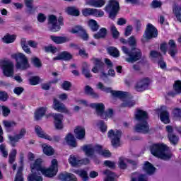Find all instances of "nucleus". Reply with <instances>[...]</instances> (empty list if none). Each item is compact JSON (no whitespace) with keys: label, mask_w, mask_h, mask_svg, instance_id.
<instances>
[{"label":"nucleus","mask_w":181,"mask_h":181,"mask_svg":"<svg viewBox=\"0 0 181 181\" xmlns=\"http://www.w3.org/2000/svg\"><path fill=\"white\" fill-rule=\"evenodd\" d=\"M32 174L28 177V181H43V177L40 176L42 173L46 177H53L57 173V160L53 159L51 162V166L49 168H45L42 166V159L37 158L30 165Z\"/></svg>","instance_id":"1"},{"label":"nucleus","mask_w":181,"mask_h":181,"mask_svg":"<svg viewBox=\"0 0 181 181\" xmlns=\"http://www.w3.org/2000/svg\"><path fill=\"white\" fill-rule=\"evenodd\" d=\"M127 43L129 46H132L131 51L126 46L122 47V50L124 54L128 56V58H126V62L128 63H135V62H138L140 60L141 57H142V53L141 52V49L135 47L136 46V39L134 36H131L128 40Z\"/></svg>","instance_id":"2"},{"label":"nucleus","mask_w":181,"mask_h":181,"mask_svg":"<svg viewBox=\"0 0 181 181\" xmlns=\"http://www.w3.org/2000/svg\"><path fill=\"white\" fill-rule=\"evenodd\" d=\"M12 59L16 60V69L18 70H28L30 67L29 59L25 54L17 52L11 55Z\"/></svg>","instance_id":"3"},{"label":"nucleus","mask_w":181,"mask_h":181,"mask_svg":"<svg viewBox=\"0 0 181 181\" xmlns=\"http://www.w3.org/2000/svg\"><path fill=\"white\" fill-rule=\"evenodd\" d=\"M90 107L95 108L97 115L101 117L103 119L112 118V115H114L112 109H109L107 112H105V106L103 103H92Z\"/></svg>","instance_id":"4"},{"label":"nucleus","mask_w":181,"mask_h":181,"mask_svg":"<svg viewBox=\"0 0 181 181\" xmlns=\"http://www.w3.org/2000/svg\"><path fill=\"white\" fill-rule=\"evenodd\" d=\"M0 67L6 77H13V75L15 74V64L12 61H1Z\"/></svg>","instance_id":"5"},{"label":"nucleus","mask_w":181,"mask_h":181,"mask_svg":"<svg viewBox=\"0 0 181 181\" xmlns=\"http://www.w3.org/2000/svg\"><path fill=\"white\" fill-rule=\"evenodd\" d=\"M155 37H158V29L153 26V25L148 23L146 25V30L144 34L143 35V37L141 38V42L143 43H146L151 39H153Z\"/></svg>","instance_id":"6"},{"label":"nucleus","mask_w":181,"mask_h":181,"mask_svg":"<svg viewBox=\"0 0 181 181\" xmlns=\"http://www.w3.org/2000/svg\"><path fill=\"white\" fill-rule=\"evenodd\" d=\"M105 11L109 13L110 19H115L119 11V3L117 0H109V4L105 8Z\"/></svg>","instance_id":"7"},{"label":"nucleus","mask_w":181,"mask_h":181,"mask_svg":"<svg viewBox=\"0 0 181 181\" xmlns=\"http://www.w3.org/2000/svg\"><path fill=\"white\" fill-rule=\"evenodd\" d=\"M97 88L104 91L105 93H110L113 97H117V98H127L128 93L127 92H122L119 90H112L111 88H107L103 83L99 82L97 84Z\"/></svg>","instance_id":"8"},{"label":"nucleus","mask_w":181,"mask_h":181,"mask_svg":"<svg viewBox=\"0 0 181 181\" xmlns=\"http://www.w3.org/2000/svg\"><path fill=\"white\" fill-rule=\"evenodd\" d=\"M159 158L163 160H170L173 158V153L168 145L160 143L159 144Z\"/></svg>","instance_id":"9"},{"label":"nucleus","mask_w":181,"mask_h":181,"mask_svg":"<svg viewBox=\"0 0 181 181\" xmlns=\"http://www.w3.org/2000/svg\"><path fill=\"white\" fill-rule=\"evenodd\" d=\"M122 132L120 130L110 129L107 132V137L111 140V144L114 148H118L121 145V136Z\"/></svg>","instance_id":"10"},{"label":"nucleus","mask_w":181,"mask_h":181,"mask_svg":"<svg viewBox=\"0 0 181 181\" xmlns=\"http://www.w3.org/2000/svg\"><path fill=\"white\" fill-rule=\"evenodd\" d=\"M151 84V79L149 78H142L139 80L134 85V90L138 93H142L149 88Z\"/></svg>","instance_id":"11"},{"label":"nucleus","mask_w":181,"mask_h":181,"mask_svg":"<svg viewBox=\"0 0 181 181\" xmlns=\"http://www.w3.org/2000/svg\"><path fill=\"white\" fill-rule=\"evenodd\" d=\"M83 151L87 156H93V153H98L100 155L103 151V147L98 144H96L94 146L91 145L84 146Z\"/></svg>","instance_id":"12"},{"label":"nucleus","mask_w":181,"mask_h":181,"mask_svg":"<svg viewBox=\"0 0 181 181\" xmlns=\"http://www.w3.org/2000/svg\"><path fill=\"white\" fill-rule=\"evenodd\" d=\"M160 119L163 124H170V114L168 111V107L163 105L159 109Z\"/></svg>","instance_id":"13"},{"label":"nucleus","mask_w":181,"mask_h":181,"mask_svg":"<svg viewBox=\"0 0 181 181\" xmlns=\"http://www.w3.org/2000/svg\"><path fill=\"white\" fill-rule=\"evenodd\" d=\"M134 131L140 134H148L149 124H148V121L139 122L134 127Z\"/></svg>","instance_id":"14"},{"label":"nucleus","mask_w":181,"mask_h":181,"mask_svg":"<svg viewBox=\"0 0 181 181\" xmlns=\"http://www.w3.org/2000/svg\"><path fill=\"white\" fill-rule=\"evenodd\" d=\"M52 108H54L55 111H57L58 112H64L65 114L69 112V110L66 107V105L59 102V100L56 98H54L53 99Z\"/></svg>","instance_id":"15"},{"label":"nucleus","mask_w":181,"mask_h":181,"mask_svg":"<svg viewBox=\"0 0 181 181\" xmlns=\"http://www.w3.org/2000/svg\"><path fill=\"white\" fill-rule=\"evenodd\" d=\"M26 134V129H21L20 131V133L16 136H8V138L9 139L10 144L11 146H16V142H19V139H22L23 136H25Z\"/></svg>","instance_id":"16"},{"label":"nucleus","mask_w":181,"mask_h":181,"mask_svg":"<svg viewBox=\"0 0 181 181\" xmlns=\"http://www.w3.org/2000/svg\"><path fill=\"white\" fill-rule=\"evenodd\" d=\"M135 119L138 122H142L148 121L149 119V115H148V112L137 109L135 112Z\"/></svg>","instance_id":"17"},{"label":"nucleus","mask_w":181,"mask_h":181,"mask_svg":"<svg viewBox=\"0 0 181 181\" xmlns=\"http://www.w3.org/2000/svg\"><path fill=\"white\" fill-rule=\"evenodd\" d=\"M48 25L52 32H59L60 30V25L57 24V18L54 15L49 16Z\"/></svg>","instance_id":"18"},{"label":"nucleus","mask_w":181,"mask_h":181,"mask_svg":"<svg viewBox=\"0 0 181 181\" xmlns=\"http://www.w3.org/2000/svg\"><path fill=\"white\" fill-rule=\"evenodd\" d=\"M54 119V125L57 129H62L63 128V115L60 113H52L51 114Z\"/></svg>","instance_id":"19"},{"label":"nucleus","mask_w":181,"mask_h":181,"mask_svg":"<svg viewBox=\"0 0 181 181\" xmlns=\"http://www.w3.org/2000/svg\"><path fill=\"white\" fill-rule=\"evenodd\" d=\"M168 54L171 57L175 59L176 54H177V45H176V42H175V40H170L168 42Z\"/></svg>","instance_id":"20"},{"label":"nucleus","mask_w":181,"mask_h":181,"mask_svg":"<svg viewBox=\"0 0 181 181\" xmlns=\"http://www.w3.org/2000/svg\"><path fill=\"white\" fill-rule=\"evenodd\" d=\"M92 62L95 65L92 69L93 73H98L99 70H101L104 67V62H101L100 59L93 58Z\"/></svg>","instance_id":"21"},{"label":"nucleus","mask_w":181,"mask_h":181,"mask_svg":"<svg viewBox=\"0 0 181 181\" xmlns=\"http://www.w3.org/2000/svg\"><path fill=\"white\" fill-rule=\"evenodd\" d=\"M72 58L73 55H71V54H70L67 51H64L58 54L57 57H54L53 60H65L66 62H67L69 60H71Z\"/></svg>","instance_id":"22"},{"label":"nucleus","mask_w":181,"mask_h":181,"mask_svg":"<svg viewBox=\"0 0 181 181\" xmlns=\"http://www.w3.org/2000/svg\"><path fill=\"white\" fill-rule=\"evenodd\" d=\"M59 179L62 181H77V177L70 173L60 174L59 175Z\"/></svg>","instance_id":"23"},{"label":"nucleus","mask_w":181,"mask_h":181,"mask_svg":"<svg viewBox=\"0 0 181 181\" xmlns=\"http://www.w3.org/2000/svg\"><path fill=\"white\" fill-rule=\"evenodd\" d=\"M143 170L146 172L147 175H153L155 173L156 168L148 161H146L143 166Z\"/></svg>","instance_id":"24"},{"label":"nucleus","mask_w":181,"mask_h":181,"mask_svg":"<svg viewBox=\"0 0 181 181\" xmlns=\"http://www.w3.org/2000/svg\"><path fill=\"white\" fill-rule=\"evenodd\" d=\"M105 0H88L87 3L94 8H103L106 4Z\"/></svg>","instance_id":"25"},{"label":"nucleus","mask_w":181,"mask_h":181,"mask_svg":"<svg viewBox=\"0 0 181 181\" xmlns=\"http://www.w3.org/2000/svg\"><path fill=\"white\" fill-rule=\"evenodd\" d=\"M35 132L40 138H44V139H47L48 141H52V137L49 134L45 133L42 129V127L39 126L35 127Z\"/></svg>","instance_id":"26"},{"label":"nucleus","mask_w":181,"mask_h":181,"mask_svg":"<svg viewBox=\"0 0 181 181\" xmlns=\"http://www.w3.org/2000/svg\"><path fill=\"white\" fill-rule=\"evenodd\" d=\"M20 43L21 48L25 53H27V54H32V51L29 47V41L26 40V38H21Z\"/></svg>","instance_id":"27"},{"label":"nucleus","mask_w":181,"mask_h":181,"mask_svg":"<svg viewBox=\"0 0 181 181\" xmlns=\"http://www.w3.org/2000/svg\"><path fill=\"white\" fill-rule=\"evenodd\" d=\"M74 134L77 139H83L84 136H86V129L84 127H77L74 129Z\"/></svg>","instance_id":"28"},{"label":"nucleus","mask_w":181,"mask_h":181,"mask_svg":"<svg viewBox=\"0 0 181 181\" xmlns=\"http://www.w3.org/2000/svg\"><path fill=\"white\" fill-rule=\"evenodd\" d=\"M49 39H51V40H52V42L57 45H62V43H66L69 40V38L66 37H57L54 35H50Z\"/></svg>","instance_id":"29"},{"label":"nucleus","mask_w":181,"mask_h":181,"mask_svg":"<svg viewBox=\"0 0 181 181\" xmlns=\"http://www.w3.org/2000/svg\"><path fill=\"white\" fill-rule=\"evenodd\" d=\"M173 12L175 15V18H177V21L181 23V7L177 4H174L173 7Z\"/></svg>","instance_id":"30"},{"label":"nucleus","mask_w":181,"mask_h":181,"mask_svg":"<svg viewBox=\"0 0 181 181\" xmlns=\"http://www.w3.org/2000/svg\"><path fill=\"white\" fill-rule=\"evenodd\" d=\"M66 143L69 146H72V148H76L77 146V143L76 142V138L71 134H68L65 138Z\"/></svg>","instance_id":"31"},{"label":"nucleus","mask_w":181,"mask_h":181,"mask_svg":"<svg viewBox=\"0 0 181 181\" xmlns=\"http://www.w3.org/2000/svg\"><path fill=\"white\" fill-rule=\"evenodd\" d=\"M3 124L8 132H11V131H12V129L16 127V122L9 120H4Z\"/></svg>","instance_id":"32"},{"label":"nucleus","mask_w":181,"mask_h":181,"mask_svg":"<svg viewBox=\"0 0 181 181\" xmlns=\"http://www.w3.org/2000/svg\"><path fill=\"white\" fill-rule=\"evenodd\" d=\"M75 173L78 175L82 181H88L90 179V177H88V173L86 171V170H78L75 171Z\"/></svg>","instance_id":"33"},{"label":"nucleus","mask_w":181,"mask_h":181,"mask_svg":"<svg viewBox=\"0 0 181 181\" xmlns=\"http://www.w3.org/2000/svg\"><path fill=\"white\" fill-rule=\"evenodd\" d=\"M4 43H13L16 40V35L6 34L2 39Z\"/></svg>","instance_id":"34"},{"label":"nucleus","mask_w":181,"mask_h":181,"mask_svg":"<svg viewBox=\"0 0 181 181\" xmlns=\"http://www.w3.org/2000/svg\"><path fill=\"white\" fill-rule=\"evenodd\" d=\"M90 66L87 62H83L82 64V73L86 77V78H90L91 77V74H90V69H88Z\"/></svg>","instance_id":"35"},{"label":"nucleus","mask_w":181,"mask_h":181,"mask_svg":"<svg viewBox=\"0 0 181 181\" xmlns=\"http://www.w3.org/2000/svg\"><path fill=\"white\" fill-rule=\"evenodd\" d=\"M88 25L93 32H97V30L100 29V25H98V23L95 21V20H89Z\"/></svg>","instance_id":"36"},{"label":"nucleus","mask_w":181,"mask_h":181,"mask_svg":"<svg viewBox=\"0 0 181 181\" xmlns=\"http://www.w3.org/2000/svg\"><path fill=\"white\" fill-rule=\"evenodd\" d=\"M132 181H147L144 175L134 173L132 175Z\"/></svg>","instance_id":"37"},{"label":"nucleus","mask_w":181,"mask_h":181,"mask_svg":"<svg viewBox=\"0 0 181 181\" xmlns=\"http://www.w3.org/2000/svg\"><path fill=\"white\" fill-rule=\"evenodd\" d=\"M45 112L46 107H40V109L36 110L35 113V119H36V121H39V119H40V118H42V117L45 115Z\"/></svg>","instance_id":"38"},{"label":"nucleus","mask_w":181,"mask_h":181,"mask_svg":"<svg viewBox=\"0 0 181 181\" xmlns=\"http://www.w3.org/2000/svg\"><path fill=\"white\" fill-rule=\"evenodd\" d=\"M85 93L88 94V95H90L93 98H98V94L94 92L93 88L90 87V86H86L85 87Z\"/></svg>","instance_id":"39"},{"label":"nucleus","mask_w":181,"mask_h":181,"mask_svg":"<svg viewBox=\"0 0 181 181\" xmlns=\"http://www.w3.org/2000/svg\"><path fill=\"white\" fill-rule=\"evenodd\" d=\"M105 175H106V177L105 178V181H115L116 175L115 173L110 171L109 170H106L104 172Z\"/></svg>","instance_id":"40"},{"label":"nucleus","mask_w":181,"mask_h":181,"mask_svg":"<svg viewBox=\"0 0 181 181\" xmlns=\"http://www.w3.org/2000/svg\"><path fill=\"white\" fill-rule=\"evenodd\" d=\"M105 36H107V29L103 28L99 30L98 33L93 35V37L95 39H104Z\"/></svg>","instance_id":"41"},{"label":"nucleus","mask_w":181,"mask_h":181,"mask_svg":"<svg viewBox=\"0 0 181 181\" xmlns=\"http://www.w3.org/2000/svg\"><path fill=\"white\" fill-rule=\"evenodd\" d=\"M168 138L173 145H177L179 143V136L175 134H168Z\"/></svg>","instance_id":"42"},{"label":"nucleus","mask_w":181,"mask_h":181,"mask_svg":"<svg viewBox=\"0 0 181 181\" xmlns=\"http://www.w3.org/2000/svg\"><path fill=\"white\" fill-rule=\"evenodd\" d=\"M107 53L112 56L113 57H119V51L117 50V48L114 47H110L107 48Z\"/></svg>","instance_id":"43"},{"label":"nucleus","mask_w":181,"mask_h":181,"mask_svg":"<svg viewBox=\"0 0 181 181\" xmlns=\"http://www.w3.org/2000/svg\"><path fill=\"white\" fill-rule=\"evenodd\" d=\"M43 152L45 155H47V156H52V155L54 153V150L53 148H52V146L44 144Z\"/></svg>","instance_id":"44"},{"label":"nucleus","mask_w":181,"mask_h":181,"mask_svg":"<svg viewBox=\"0 0 181 181\" xmlns=\"http://www.w3.org/2000/svg\"><path fill=\"white\" fill-rule=\"evenodd\" d=\"M151 152L153 155V156H156V158H159V144H153L151 148Z\"/></svg>","instance_id":"45"},{"label":"nucleus","mask_w":181,"mask_h":181,"mask_svg":"<svg viewBox=\"0 0 181 181\" xmlns=\"http://www.w3.org/2000/svg\"><path fill=\"white\" fill-rule=\"evenodd\" d=\"M66 11L69 15H72L73 16H78L80 15V11L76 7H68Z\"/></svg>","instance_id":"46"},{"label":"nucleus","mask_w":181,"mask_h":181,"mask_svg":"<svg viewBox=\"0 0 181 181\" xmlns=\"http://www.w3.org/2000/svg\"><path fill=\"white\" fill-rule=\"evenodd\" d=\"M173 88L177 94H181V81H175Z\"/></svg>","instance_id":"47"},{"label":"nucleus","mask_w":181,"mask_h":181,"mask_svg":"<svg viewBox=\"0 0 181 181\" xmlns=\"http://www.w3.org/2000/svg\"><path fill=\"white\" fill-rule=\"evenodd\" d=\"M69 162L71 166H78V163H80V160L77 159V157L73 155L70 156Z\"/></svg>","instance_id":"48"},{"label":"nucleus","mask_w":181,"mask_h":181,"mask_svg":"<svg viewBox=\"0 0 181 181\" xmlns=\"http://www.w3.org/2000/svg\"><path fill=\"white\" fill-rule=\"evenodd\" d=\"M150 59L153 60V62H156L159 64V61L156 60V59H159V52L158 51H151L150 52Z\"/></svg>","instance_id":"49"},{"label":"nucleus","mask_w":181,"mask_h":181,"mask_svg":"<svg viewBox=\"0 0 181 181\" xmlns=\"http://www.w3.org/2000/svg\"><path fill=\"white\" fill-rule=\"evenodd\" d=\"M127 162L131 163V160H128L127 158H120L119 160V166L120 169H127Z\"/></svg>","instance_id":"50"},{"label":"nucleus","mask_w":181,"mask_h":181,"mask_svg":"<svg viewBox=\"0 0 181 181\" xmlns=\"http://www.w3.org/2000/svg\"><path fill=\"white\" fill-rule=\"evenodd\" d=\"M16 149L13 148L11 151L8 157V162L9 163H13L15 162V160L16 159Z\"/></svg>","instance_id":"51"},{"label":"nucleus","mask_w":181,"mask_h":181,"mask_svg":"<svg viewBox=\"0 0 181 181\" xmlns=\"http://www.w3.org/2000/svg\"><path fill=\"white\" fill-rule=\"evenodd\" d=\"M25 6L28 9L29 13H32V11H33V0H24Z\"/></svg>","instance_id":"52"},{"label":"nucleus","mask_w":181,"mask_h":181,"mask_svg":"<svg viewBox=\"0 0 181 181\" xmlns=\"http://www.w3.org/2000/svg\"><path fill=\"white\" fill-rule=\"evenodd\" d=\"M23 170V168L19 167L14 181H23V175H22Z\"/></svg>","instance_id":"53"},{"label":"nucleus","mask_w":181,"mask_h":181,"mask_svg":"<svg viewBox=\"0 0 181 181\" xmlns=\"http://www.w3.org/2000/svg\"><path fill=\"white\" fill-rule=\"evenodd\" d=\"M92 16H95L96 18H103V16H104V11L97 8H93Z\"/></svg>","instance_id":"54"},{"label":"nucleus","mask_w":181,"mask_h":181,"mask_svg":"<svg viewBox=\"0 0 181 181\" xmlns=\"http://www.w3.org/2000/svg\"><path fill=\"white\" fill-rule=\"evenodd\" d=\"M0 152L4 158H8V149L5 144L0 145Z\"/></svg>","instance_id":"55"},{"label":"nucleus","mask_w":181,"mask_h":181,"mask_svg":"<svg viewBox=\"0 0 181 181\" xmlns=\"http://www.w3.org/2000/svg\"><path fill=\"white\" fill-rule=\"evenodd\" d=\"M31 62L33 63V64L35 66V67H42V62H40V60L39 59V58L34 57L31 59Z\"/></svg>","instance_id":"56"},{"label":"nucleus","mask_w":181,"mask_h":181,"mask_svg":"<svg viewBox=\"0 0 181 181\" xmlns=\"http://www.w3.org/2000/svg\"><path fill=\"white\" fill-rule=\"evenodd\" d=\"M110 30L112 32V35L114 39H118V37L119 36V32H118V30H117V28L115 25H112Z\"/></svg>","instance_id":"57"},{"label":"nucleus","mask_w":181,"mask_h":181,"mask_svg":"<svg viewBox=\"0 0 181 181\" xmlns=\"http://www.w3.org/2000/svg\"><path fill=\"white\" fill-rule=\"evenodd\" d=\"M93 8H84L82 10L83 16H93Z\"/></svg>","instance_id":"58"},{"label":"nucleus","mask_w":181,"mask_h":181,"mask_svg":"<svg viewBox=\"0 0 181 181\" xmlns=\"http://www.w3.org/2000/svg\"><path fill=\"white\" fill-rule=\"evenodd\" d=\"M135 105V103L133 100H124V103H122V107H127L128 108H131V107H134Z\"/></svg>","instance_id":"59"},{"label":"nucleus","mask_w":181,"mask_h":181,"mask_svg":"<svg viewBox=\"0 0 181 181\" xmlns=\"http://www.w3.org/2000/svg\"><path fill=\"white\" fill-rule=\"evenodd\" d=\"M173 114L175 118L181 119V109L175 107L173 110Z\"/></svg>","instance_id":"60"},{"label":"nucleus","mask_w":181,"mask_h":181,"mask_svg":"<svg viewBox=\"0 0 181 181\" xmlns=\"http://www.w3.org/2000/svg\"><path fill=\"white\" fill-rule=\"evenodd\" d=\"M160 50L163 54H166V52H168V43L166 42H163L160 45Z\"/></svg>","instance_id":"61"},{"label":"nucleus","mask_w":181,"mask_h":181,"mask_svg":"<svg viewBox=\"0 0 181 181\" xmlns=\"http://www.w3.org/2000/svg\"><path fill=\"white\" fill-rule=\"evenodd\" d=\"M70 87H71V83L69 81H64L62 84V88L66 90V91H69L70 90Z\"/></svg>","instance_id":"62"},{"label":"nucleus","mask_w":181,"mask_h":181,"mask_svg":"<svg viewBox=\"0 0 181 181\" xmlns=\"http://www.w3.org/2000/svg\"><path fill=\"white\" fill-rule=\"evenodd\" d=\"M29 81L31 86H36L37 84H39V77L33 76L29 79Z\"/></svg>","instance_id":"63"},{"label":"nucleus","mask_w":181,"mask_h":181,"mask_svg":"<svg viewBox=\"0 0 181 181\" xmlns=\"http://www.w3.org/2000/svg\"><path fill=\"white\" fill-rule=\"evenodd\" d=\"M78 36H80V37H81L83 40H88V34H87V33L86 32V30H83V28L82 31H81Z\"/></svg>","instance_id":"64"}]
</instances>
